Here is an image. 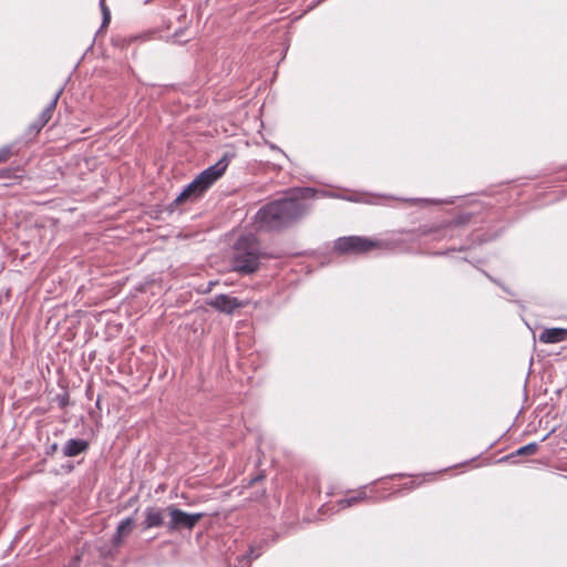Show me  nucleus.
Listing matches in <instances>:
<instances>
[{
  "label": "nucleus",
  "instance_id": "nucleus-1",
  "mask_svg": "<svg viewBox=\"0 0 567 567\" xmlns=\"http://www.w3.org/2000/svg\"><path fill=\"white\" fill-rule=\"evenodd\" d=\"M305 212V205L297 197H285L260 208L256 219L261 228L271 230L287 226Z\"/></svg>",
  "mask_w": 567,
  "mask_h": 567
},
{
  "label": "nucleus",
  "instance_id": "nucleus-2",
  "mask_svg": "<svg viewBox=\"0 0 567 567\" xmlns=\"http://www.w3.org/2000/svg\"><path fill=\"white\" fill-rule=\"evenodd\" d=\"M264 257L266 254L254 235L241 236L234 246L233 269L240 274L255 272Z\"/></svg>",
  "mask_w": 567,
  "mask_h": 567
},
{
  "label": "nucleus",
  "instance_id": "nucleus-3",
  "mask_svg": "<svg viewBox=\"0 0 567 567\" xmlns=\"http://www.w3.org/2000/svg\"><path fill=\"white\" fill-rule=\"evenodd\" d=\"M228 163L227 157L224 156L216 164L203 171L182 193H179L175 203L193 202L200 197L225 173Z\"/></svg>",
  "mask_w": 567,
  "mask_h": 567
},
{
  "label": "nucleus",
  "instance_id": "nucleus-4",
  "mask_svg": "<svg viewBox=\"0 0 567 567\" xmlns=\"http://www.w3.org/2000/svg\"><path fill=\"white\" fill-rule=\"evenodd\" d=\"M380 243L359 236L341 237L336 240L334 248L341 254H364L379 248Z\"/></svg>",
  "mask_w": 567,
  "mask_h": 567
},
{
  "label": "nucleus",
  "instance_id": "nucleus-5",
  "mask_svg": "<svg viewBox=\"0 0 567 567\" xmlns=\"http://www.w3.org/2000/svg\"><path fill=\"white\" fill-rule=\"evenodd\" d=\"M166 511L171 518V520L168 523L169 529H179V528L192 529L198 523V520L203 517L202 513L188 514L182 509L176 508L175 506H168L166 508Z\"/></svg>",
  "mask_w": 567,
  "mask_h": 567
},
{
  "label": "nucleus",
  "instance_id": "nucleus-6",
  "mask_svg": "<svg viewBox=\"0 0 567 567\" xmlns=\"http://www.w3.org/2000/svg\"><path fill=\"white\" fill-rule=\"evenodd\" d=\"M207 305L227 315H231L236 309L245 306V303L237 298L224 293L210 298Z\"/></svg>",
  "mask_w": 567,
  "mask_h": 567
},
{
  "label": "nucleus",
  "instance_id": "nucleus-7",
  "mask_svg": "<svg viewBox=\"0 0 567 567\" xmlns=\"http://www.w3.org/2000/svg\"><path fill=\"white\" fill-rule=\"evenodd\" d=\"M567 338V330L563 328L545 329L539 334V341L543 343H557Z\"/></svg>",
  "mask_w": 567,
  "mask_h": 567
},
{
  "label": "nucleus",
  "instance_id": "nucleus-8",
  "mask_svg": "<svg viewBox=\"0 0 567 567\" xmlns=\"http://www.w3.org/2000/svg\"><path fill=\"white\" fill-rule=\"evenodd\" d=\"M89 447V443L81 439H70L63 446V454L65 456H76Z\"/></svg>",
  "mask_w": 567,
  "mask_h": 567
},
{
  "label": "nucleus",
  "instance_id": "nucleus-9",
  "mask_svg": "<svg viewBox=\"0 0 567 567\" xmlns=\"http://www.w3.org/2000/svg\"><path fill=\"white\" fill-rule=\"evenodd\" d=\"M60 94H61V90L56 91L54 93L53 97L49 101L48 105L42 111L40 118H38V126H43L51 120L53 112L56 107V103L60 97ZM39 130H40V127H38V131Z\"/></svg>",
  "mask_w": 567,
  "mask_h": 567
},
{
  "label": "nucleus",
  "instance_id": "nucleus-10",
  "mask_svg": "<svg viewBox=\"0 0 567 567\" xmlns=\"http://www.w3.org/2000/svg\"><path fill=\"white\" fill-rule=\"evenodd\" d=\"M163 524V513L158 508L150 507L145 512V528L159 527Z\"/></svg>",
  "mask_w": 567,
  "mask_h": 567
},
{
  "label": "nucleus",
  "instance_id": "nucleus-11",
  "mask_svg": "<svg viewBox=\"0 0 567 567\" xmlns=\"http://www.w3.org/2000/svg\"><path fill=\"white\" fill-rule=\"evenodd\" d=\"M133 525L134 520L132 518L123 519L117 526L114 542L120 543L124 536L128 535L133 528Z\"/></svg>",
  "mask_w": 567,
  "mask_h": 567
},
{
  "label": "nucleus",
  "instance_id": "nucleus-12",
  "mask_svg": "<svg viewBox=\"0 0 567 567\" xmlns=\"http://www.w3.org/2000/svg\"><path fill=\"white\" fill-rule=\"evenodd\" d=\"M367 494L363 489L359 491L355 496L343 498L339 502V505L342 508L350 507L354 504H358L360 501L364 499Z\"/></svg>",
  "mask_w": 567,
  "mask_h": 567
},
{
  "label": "nucleus",
  "instance_id": "nucleus-13",
  "mask_svg": "<svg viewBox=\"0 0 567 567\" xmlns=\"http://www.w3.org/2000/svg\"><path fill=\"white\" fill-rule=\"evenodd\" d=\"M537 450H538L537 443H529L527 445L519 447L516 451V455H533L537 452Z\"/></svg>",
  "mask_w": 567,
  "mask_h": 567
},
{
  "label": "nucleus",
  "instance_id": "nucleus-14",
  "mask_svg": "<svg viewBox=\"0 0 567 567\" xmlns=\"http://www.w3.org/2000/svg\"><path fill=\"white\" fill-rule=\"evenodd\" d=\"M12 155V151L10 146H4L0 148V164L7 162Z\"/></svg>",
  "mask_w": 567,
  "mask_h": 567
},
{
  "label": "nucleus",
  "instance_id": "nucleus-15",
  "mask_svg": "<svg viewBox=\"0 0 567 567\" xmlns=\"http://www.w3.org/2000/svg\"><path fill=\"white\" fill-rule=\"evenodd\" d=\"M100 6H101L102 13H103V24H107L110 22V19H111L110 10L105 6V1L104 0L100 1Z\"/></svg>",
  "mask_w": 567,
  "mask_h": 567
},
{
  "label": "nucleus",
  "instance_id": "nucleus-16",
  "mask_svg": "<svg viewBox=\"0 0 567 567\" xmlns=\"http://www.w3.org/2000/svg\"><path fill=\"white\" fill-rule=\"evenodd\" d=\"M11 176V171L8 168L0 169V178H9Z\"/></svg>",
  "mask_w": 567,
  "mask_h": 567
}]
</instances>
